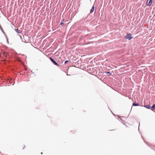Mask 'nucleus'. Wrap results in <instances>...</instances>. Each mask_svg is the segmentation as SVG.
Listing matches in <instances>:
<instances>
[{
    "label": "nucleus",
    "mask_w": 155,
    "mask_h": 155,
    "mask_svg": "<svg viewBox=\"0 0 155 155\" xmlns=\"http://www.w3.org/2000/svg\"><path fill=\"white\" fill-rule=\"evenodd\" d=\"M69 60H67V61H66L64 62V64H66L67 63H68L69 61Z\"/></svg>",
    "instance_id": "obj_10"
},
{
    "label": "nucleus",
    "mask_w": 155,
    "mask_h": 155,
    "mask_svg": "<svg viewBox=\"0 0 155 155\" xmlns=\"http://www.w3.org/2000/svg\"><path fill=\"white\" fill-rule=\"evenodd\" d=\"M155 107V104L153 105L151 107V110H154Z\"/></svg>",
    "instance_id": "obj_7"
},
{
    "label": "nucleus",
    "mask_w": 155,
    "mask_h": 155,
    "mask_svg": "<svg viewBox=\"0 0 155 155\" xmlns=\"http://www.w3.org/2000/svg\"><path fill=\"white\" fill-rule=\"evenodd\" d=\"M132 105L133 106H138L139 105V104L137 103L136 102H134L133 103Z\"/></svg>",
    "instance_id": "obj_6"
},
{
    "label": "nucleus",
    "mask_w": 155,
    "mask_h": 155,
    "mask_svg": "<svg viewBox=\"0 0 155 155\" xmlns=\"http://www.w3.org/2000/svg\"><path fill=\"white\" fill-rule=\"evenodd\" d=\"M131 35L130 33H129L127 34L125 36V38L126 39H128L129 40H130L132 38V37H131Z\"/></svg>",
    "instance_id": "obj_2"
},
{
    "label": "nucleus",
    "mask_w": 155,
    "mask_h": 155,
    "mask_svg": "<svg viewBox=\"0 0 155 155\" xmlns=\"http://www.w3.org/2000/svg\"><path fill=\"white\" fill-rule=\"evenodd\" d=\"M86 69V68L85 67L84 69H83V70H85L86 71H87V70H85V69Z\"/></svg>",
    "instance_id": "obj_13"
},
{
    "label": "nucleus",
    "mask_w": 155,
    "mask_h": 155,
    "mask_svg": "<svg viewBox=\"0 0 155 155\" xmlns=\"http://www.w3.org/2000/svg\"><path fill=\"white\" fill-rule=\"evenodd\" d=\"M106 73H107V74H110V73L109 72H106Z\"/></svg>",
    "instance_id": "obj_11"
},
{
    "label": "nucleus",
    "mask_w": 155,
    "mask_h": 155,
    "mask_svg": "<svg viewBox=\"0 0 155 155\" xmlns=\"http://www.w3.org/2000/svg\"><path fill=\"white\" fill-rule=\"evenodd\" d=\"M152 1H153V0H150L149 2L148 3L147 2V5H148V6H150L151 4V3L152 2Z\"/></svg>",
    "instance_id": "obj_4"
},
{
    "label": "nucleus",
    "mask_w": 155,
    "mask_h": 155,
    "mask_svg": "<svg viewBox=\"0 0 155 155\" xmlns=\"http://www.w3.org/2000/svg\"><path fill=\"white\" fill-rule=\"evenodd\" d=\"M94 5L92 6L91 9L90 10V13H92L94 11Z\"/></svg>",
    "instance_id": "obj_5"
},
{
    "label": "nucleus",
    "mask_w": 155,
    "mask_h": 155,
    "mask_svg": "<svg viewBox=\"0 0 155 155\" xmlns=\"http://www.w3.org/2000/svg\"><path fill=\"white\" fill-rule=\"evenodd\" d=\"M15 31L18 33H20L21 32H20V30H19L18 29H15Z\"/></svg>",
    "instance_id": "obj_8"
},
{
    "label": "nucleus",
    "mask_w": 155,
    "mask_h": 155,
    "mask_svg": "<svg viewBox=\"0 0 155 155\" xmlns=\"http://www.w3.org/2000/svg\"><path fill=\"white\" fill-rule=\"evenodd\" d=\"M144 107L147 108V109H150V106L149 105H145L144 106Z\"/></svg>",
    "instance_id": "obj_9"
},
{
    "label": "nucleus",
    "mask_w": 155,
    "mask_h": 155,
    "mask_svg": "<svg viewBox=\"0 0 155 155\" xmlns=\"http://www.w3.org/2000/svg\"><path fill=\"white\" fill-rule=\"evenodd\" d=\"M50 59L51 61L55 65H57L58 66H59V64H58L53 58H51L50 57Z\"/></svg>",
    "instance_id": "obj_3"
},
{
    "label": "nucleus",
    "mask_w": 155,
    "mask_h": 155,
    "mask_svg": "<svg viewBox=\"0 0 155 155\" xmlns=\"http://www.w3.org/2000/svg\"><path fill=\"white\" fill-rule=\"evenodd\" d=\"M95 72V70L93 68L90 67L88 69V73L90 74H92V73Z\"/></svg>",
    "instance_id": "obj_1"
},
{
    "label": "nucleus",
    "mask_w": 155,
    "mask_h": 155,
    "mask_svg": "<svg viewBox=\"0 0 155 155\" xmlns=\"http://www.w3.org/2000/svg\"><path fill=\"white\" fill-rule=\"evenodd\" d=\"M41 154H43V153H41Z\"/></svg>",
    "instance_id": "obj_14"
},
{
    "label": "nucleus",
    "mask_w": 155,
    "mask_h": 155,
    "mask_svg": "<svg viewBox=\"0 0 155 155\" xmlns=\"http://www.w3.org/2000/svg\"><path fill=\"white\" fill-rule=\"evenodd\" d=\"M61 25H62L64 24V23L63 22H61L60 24Z\"/></svg>",
    "instance_id": "obj_12"
}]
</instances>
